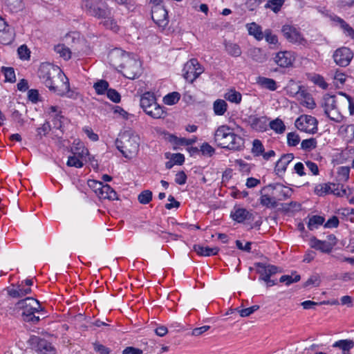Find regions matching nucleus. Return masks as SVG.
<instances>
[{
  "mask_svg": "<svg viewBox=\"0 0 354 354\" xmlns=\"http://www.w3.org/2000/svg\"><path fill=\"white\" fill-rule=\"evenodd\" d=\"M38 76L52 92L58 95L77 98L78 93L70 91L68 79L59 67L49 63H42L38 71Z\"/></svg>",
  "mask_w": 354,
  "mask_h": 354,
  "instance_id": "obj_1",
  "label": "nucleus"
},
{
  "mask_svg": "<svg viewBox=\"0 0 354 354\" xmlns=\"http://www.w3.org/2000/svg\"><path fill=\"white\" fill-rule=\"evenodd\" d=\"M214 140L218 146L230 150L239 151L244 147V140L227 125L218 127L214 133Z\"/></svg>",
  "mask_w": 354,
  "mask_h": 354,
  "instance_id": "obj_2",
  "label": "nucleus"
},
{
  "mask_svg": "<svg viewBox=\"0 0 354 354\" xmlns=\"http://www.w3.org/2000/svg\"><path fill=\"white\" fill-rule=\"evenodd\" d=\"M115 146L125 158H131L138 152L140 137L132 131H125L116 139Z\"/></svg>",
  "mask_w": 354,
  "mask_h": 354,
  "instance_id": "obj_3",
  "label": "nucleus"
},
{
  "mask_svg": "<svg viewBox=\"0 0 354 354\" xmlns=\"http://www.w3.org/2000/svg\"><path fill=\"white\" fill-rule=\"evenodd\" d=\"M296 128L308 134H315L318 131L317 120L309 115H301L295 122Z\"/></svg>",
  "mask_w": 354,
  "mask_h": 354,
  "instance_id": "obj_4",
  "label": "nucleus"
},
{
  "mask_svg": "<svg viewBox=\"0 0 354 354\" xmlns=\"http://www.w3.org/2000/svg\"><path fill=\"white\" fill-rule=\"evenodd\" d=\"M281 32L284 37L290 42L296 45L306 46L307 40L304 38L300 30L293 26L284 25Z\"/></svg>",
  "mask_w": 354,
  "mask_h": 354,
  "instance_id": "obj_5",
  "label": "nucleus"
},
{
  "mask_svg": "<svg viewBox=\"0 0 354 354\" xmlns=\"http://www.w3.org/2000/svg\"><path fill=\"white\" fill-rule=\"evenodd\" d=\"M17 306L19 308L23 309L22 316L24 321L25 318H28L33 313H39L43 311L39 302L32 297L19 301Z\"/></svg>",
  "mask_w": 354,
  "mask_h": 354,
  "instance_id": "obj_6",
  "label": "nucleus"
},
{
  "mask_svg": "<svg viewBox=\"0 0 354 354\" xmlns=\"http://www.w3.org/2000/svg\"><path fill=\"white\" fill-rule=\"evenodd\" d=\"M183 71L184 78L192 83L203 72V68L197 59H191L185 64Z\"/></svg>",
  "mask_w": 354,
  "mask_h": 354,
  "instance_id": "obj_7",
  "label": "nucleus"
},
{
  "mask_svg": "<svg viewBox=\"0 0 354 354\" xmlns=\"http://www.w3.org/2000/svg\"><path fill=\"white\" fill-rule=\"evenodd\" d=\"M353 57V53L348 47H341L335 50L333 58L335 64L342 67L349 65Z\"/></svg>",
  "mask_w": 354,
  "mask_h": 354,
  "instance_id": "obj_8",
  "label": "nucleus"
},
{
  "mask_svg": "<svg viewBox=\"0 0 354 354\" xmlns=\"http://www.w3.org/2000/svg\"><path fill=\"white\" fill-rule=\"evenodd\" d=\"M108 57L111 66L115 68H122L126 61H128L131 57L122 49L115 48L110 51Z\"/></svg>",
  "mask_w": 354,
  "mask_h": 354,
  "instance_id": "obj_9",
  "label": "nucleus"
},
{
  "mask_svg": "<svg viewBox=\"0 0 354 354\" xmlns=\"http://www.w3.org/2000/svg\"><path fill=\"white\" fill-rule=\"evenodd\" d=\"M98 0H83L82 7L86 10L87 12L93 17L97 18H106L110 14V11L106 8H100L95 6Z\"/></svg>",
  "mask_w": 354,
  "mask_h": 354,
  "instance_id": "obj_10",
  "label": "nucleus"
},
{
  "mask_svg": "<svg viewBox=\"0 0 354 354\" xmlns=\"http://www.w3.org/2000/svg\"><path fill=\"white\" fill-rule=\"evenodd\" d=\"M151 18L156 24L162 27L166 26L169 22L167 10L162 4L159 3L153 5L152 7Z\"/></svg>",
  "mask_w": 354,
  "mask_h": 354,
  "instance_id": "obj_11",
  "label": "nucleus"
},
{
  "mask_svg": "<svg viewBox=\"0 0 354 354\" xmlns=\"http://www.w3.org/2000/svg\"><path fill=\"white\" fill-rule=\"evenodd\" d=\"M296 57V53L292 51H280L276 54L274 60L279 66L288 68L292 66Z\"/></svg>",
  "mask_w": 354,
  "mask_h": 354,
  "instance_id": "obj_12",
  "label": "nucleus"
},
{
  "mask_svg": "<svg viewBox=\"0 0 354 354\" xmlns=\"http://www.w3.org/2000/svg\"><path fill=\"white\" fill-rule=\"evenodd\" d=\"M140 64L136 59L130 57L122 67L124 75L131 80L136 78L140 71Z\"/></svg>",
  "mask_w": 354,
  "mask_h": 354,
  "instance_id": "obj_13",
  "label": "nucleus"
},
{
  "mask_svg": "<svg viewBox=\"0 0 354 354\" xmlns=\"http://www.w3.org/2000/svg\"><path fill=\"white\" fill-rule=\"evenodd\" d=\"M264 191H272V194H274V192L278 193L277 201H283L291 196L292 190L291 188L286 187L281 184H270L263 187Z\"/></svg>",
  "mask_w": 354,
  "mask_h": 354,
  "instance_id": "obj_14",
  "label": "nucleus"
},
{
  "mask_svg": "<svg viewBox=\"0 0 354 354\" xmlns=\"http://www.w3.org/2000/svg\"><path fill=\"white\" fill-rule=\"evenodd\" d=\"M293 159V153H286L281 156L280 159L276 162L274 167L276 174L279 176H282L285 173L288 165Z\"/></svg>",
  "mask_w": 354,
  "mask_h": 354,
  "instance_id": "obj_15",
  "label": "nucleus"
},
{
  "mask_svg": "<svg viewBox=\"0 0 354 354\" xmlns=\"http://www.w3.org/2000/svg\"><path fill=\"white\" fill-rule=\"evenodd\" d=\"M272 191H264L263 187L261 190V196L259 198L260 204L268 208H274L277 206V198L272 196Z\"/></svg>",
  "mask_w": 354,
  "mask_h": 354,
  "instance_id": "obj_16",
  "label": "nucleus"
},
{
  "mask_svg": "<svg viewBox=\"0 0 354 354\" xmlns=\"http://www.w3.org/2000/svg\"><path fill=\"white\" fill-rule=\"evenodd\" d=\"M88 153V149L83 147L81 152L74 153L73 156L68 157L66 165L68 167H75L76 168L82 167L84 165L80 158H82L84 156H87Z\"/></svg>",
  "mask_w": 354,
  "mask_h": 354,
  "instance_id": "obj_17",
  "label": "nucleus"
},
{
  "mask_svg": "<svg viewBox=\"0 0 354 354\" xmlns=\"http://www.w3.org/2000/svg\"><path fill=\"white\" fill-rule=\"evenodd\" d=\"M15 39V32L13 28L8 24L5 26L4 28L0 30V43L3 45L11 44Z\"/></svg>",
  "mask_w": 354,
  "mask_h": 354,
  "instance_id": "obj_18",
  "label": "nucleus"
},
{
  "mask_svg": "<svg viewBox=\"0 0 354 354\" xmlns=\"http://www.w3.org/2000/svg\"><path fill=\"white\" fill-rule=\"evenodd\" d=\"M48 113L52 118L54 127L57 129L61 130L62 128V120L64 119V117L61 115V111H59V108L56 106H50Z\"/></svg>",
  "mask_w": 354,
  "mask_h": 354,
  "instance_id": "obj_19",
  "label": "nucleus"
},
{
  "mask_svg": "<svg viewBox=\"0 0 354 354\" xmlns=\"http://www.w3.org/2000/svg\"><path fill=\"white\" fill-rule=\"evenodd\" d=\"M232 218L238 223H242L252 218V214L244 208H237L231 212Z\"/></svg>",
  "mask_w": 354,
  "mask_h": 354,
  "instance_id": "obj_20",
  "label": "nucleus"
},
{
  "mask_svg": "<svg viewBox=\"0 0 354 354\" xmlns=\"http://www.w3.org/2000/svg\"><path fill=\"white\" fill-rule=\"evenodd\" d=\"M310 245L312 248L324 253H329L333 249V245L329 242L320 241L315 238L310 240Z\"/></svg>",
  "mask_w": 354,
  "mask_h": 354,
  "instance_id": "obj_21",
  "label": "nucleus"
},
{
  "mask_svg": "<svg viewBox=\"0 0 354 354\" xmlns=\"http://www.w3.org/2000/svg\"><path fill=\"white\" fill-rule=\"evenodd\" d=\"M145 113L154 119L164 118L167 115L163 107L157 104V102L153 104L149 109L145 110Z\"/></svg>",
  "mask_w": 354,
  "mask_h": 354,
  "instance_id": "obj_22",
  "label": "nucleus"
},
{
  "mask_svg": "<svg viewBox=\"0 0 354 354\" xmlns=\"http://www.w3.org/2000/svg\"><path fill=\"white\" fill-rule=\"evenodd\" d=\"M156 102V100L155 95L150 92H146L140 97V106L145 112V110L149 109L152 104Z\"/></svg>",
  "mask_w": 354,
  "mask_h": 354,
  "instance_id": "obj_23",
  "label": "nucleus"
},
{
  "mask_svg": "<svg viewBox=\"0 0 354 354\" xmlns=\"http://www.w3.org/2000/svg\"><path fill=\"white\" fill-rule=\"evenodd\" d=\"M333 347L342 350V354H350V350L354 347V341L348 339L338 340L333 344Z\"/></svg>",
  "mask_w": 354,
  "mask_h": 354,
  "instance_id": "obj_24",
  "label": "nucleus"
},
{
  "mask_svg": "<svg viewBox=\"0 0 354 354\" xmlns=\"http://www.w3.org/2000/svg\"><path fill=\"white\" fill-rule=\"evenodd\" d=\"M194 251L200 256L210 257L218 254L219 249L217 247L209 248L201 245H195L194 246Z\"/></svg>",
  "mask_w": 354,
  "mask_h": 354,
  "instance_id": "obj_25",
  "label": "nucleus"
},
{
  "mask_svg": "<svg viewBox=\"0 0 354 354\" xmlns=\"http://www.w3.org/2000/svg\"><path fill=\"white\" fill-rule=\"evenodd\" d=\"M97 196L102 199H109L113 201L118 199L117 193L109 185H103L101 191L100 190L98 192Z\"/></svg>",
  "mask_w": 354,
  "mask_h": 354,
  "instance_id": "obj_26",
  "label": "nucleus"
},
{
  "mask_svg": "<svg viewBox=\"0 0 354 354\" xmlns=\"http://www.w3.org/2000/svg\"><path fill=\"white\" fill-rule=\"evenodd\" d=\"M300 93V95L297 98V100H299L300 104L308 109H314L315 106V103L311 95L304 90Z\"/></svg>",
  "mask_w": 354,
  "mask_h": 354,
  "instance_id": "obj_27",
  "label": "nucleus"
},
{
  "mask_svg": "<svg viewBox=\"0 0 354 354\" xmlns=\"http://www.w3.org/2000/svg\"><path fill=\"white\" fill-rule=\"evenodd\" d=\"M333 21L339 24L344 34L350 37L352 39H354V29L348 23L338 16L333 17Z\"/></svg>",
  "mask_w": 354,
  "mask_h": 354,
  "instance_id": "obj_28",
  "label": "nucleus"
},
{
  "mask_svg": "<svg viewBox=\"0 0 354 354\" xmlns=\"http://www.w3.org/2000/svg\"><path fill=\"white\" fill-rule=\"evenodd\" d=\"M247 26L248 32L250 35L254 36L259 41L263 39L264 35L260 26L253 22L248 24Z\"/></svg>",
  "mask_w": 354,
  "mask_h": 354,
  "instance_id": "obj_29",
  "label": "nucleus"
},
{
  "mask_svg": "<svg viewBox=\"0 0 354 354\" xmlns=\"http://www.w3.org/2000/svg\"><path fill=\"white\" fill-rule=\"evenodd\" d=\"M213 109L215 115H223L227 111V104L224 100H216L213 104Z\"/></svg>",
  "mask_w": 354,
  "mask_h": 354,
  "instance_id": "obj_30",
  "label": "nucleus"
},
{
  "mask_svg": "<svg viewBox=\"0 0 354 354\" xmlns=\"http://www.w3.org/2000/svg\"><path fill=\"white\" fill-rule=\"evenodd\" d=\"M257 82L261 86L268 88L270 91H275L277 89L276 82L273 79L264 77H259L257 78Z\"/></svg>",
  "mask_w": 354,
  "mask_h": 354,
  "instance_id": "obj_31",
  "label": "nucleus"
},
{
  "mask_svg": "<svg viewBox=\"0 0 354 354\" xmlns=\"http://www.w3.org/2000/svg\"><path fill=\"white\" fill-rule=\"evenodd\" d=\"M304 90L301 89V86L296 84L294 81L291 80L286 86L287 93L292 97H299L300 93Z\"/></svg>",
  "mask_w": 354,
  "mask_h": 354,
  "instance_id": "obj_32",
  "label": "nucleus"
},
{
  "mask_svg": "<svg viewBox=\"0 0 354 354\" xmlns=\"http://www.w3.org/2000/svg\"><path fill=\"white\" fill-rule=\"evenodd\" d=\"M225 48L226 52L233 57H239L242 53L240 46L234 43L225 42Z\"/></svg>",
  "mask_w": 354,
  "mask_h": 354,
  "instance_id": "obj_33",
  "label": "nucleus"
},
{
  "mask_svg": "<svg viewBox=\"0 0 354 354\" xmlns=\"http://www.w3.org/2000/svg\"><path fill=\"white\" fill-rule=\"evenodd\" d=\"M336 96L330 95H325L324 97V113L328 111L330 109H335L337 107L336 106Z\"/></svg>",
  "mask_w": 354,
  "mask_h": 354,
  "instance_id": "obj_34",
  "label": "nucleus"
},
{
  "mask_svg": "<svg viewBox=\"0 0 354 354\" xmlns=\"http://www.w3.org/2000/svg\"><path fill=\"white\" fill-rule=\"evenodd\" d=\"M224 97L230 102L239 104L242 99L241 94L234 89H231L225 93Z\"/></svg>",
  "mask_w": 354,
  "mask_h": 354,
  "instance_id": "obj_35",
  "label": "nucleus"
},
{
  "mask_svg": "<svg viewBox=\"0 0 354 354\" xmlns=\"http://www.w3.org/2000/svg\"><path fill=\"white\" fill-rule=\"evenodd\" d=\"M56 53L65 60H68L71 57V51L64 44H57L54 47Z\"/></svg>",
  "mask_w": 354,
  "mask_h": 354,
  "instance_id": "obj_36",
  "label": "nucleus"
},
{
  "mask_svg": "<svg viewBox=\"0 0 354 354\" xmlns=\"http://www.w3.org/2000/svg\"><path fill=\"white\" fill-rule=\"evenodd\" d=\"M38 349L41 354H55L54 347L46 340H41L39 342Z\"/></svg>",
  "mask_w": 354,
  "mask_h": 354,
  "instance_id": "obj_37",
  "label": "nucleus"
},
{
  "mask_svg": "<svg viewBox=\"0 0 354 354\" xmlns=\"http://www.w3.org/2000/svg\"><path fill=\"white\" fill-rule=\"evenodd\" d=\"M324 217L318 215L313 216L309 218L308 223V227L310 230H313L315 229H317L319 226L322 225L324 223Z\"/></svg>",
  "mask_w": 354,
  "mask_h": 354,
  "instance_id": "obj_38",
  "label": "nucleus"
},
{
  "mask_svg": "<svg viewBox=\"0 0 354 354\" xmlns=\"http://www.w3.org/2000/svg\"><path fill=\"white\" fill-rule=\"evenodd\" d=\"M331 193L337 196L342 197L350 194L351 191L349 189H346L342 185L332 184Z\"/></svg>",
  "mask_w": 354,
  "mask_h": 354,
  "instance_id": "obj_39",
  "label": "nucleus"
},
{
  "mask_svg": "<svg viewBox=\"0 0 354 354\" xmlns=\"http://www.w3.org/2000/svg\"><path fill=\"white\" fill-rule=\"evenodd\" d=\"M93 88L97 94L103 95L109 90V83L106 80H100L94 84Z\"/></svg>",
  "mask_w": 354,
  "mask_h": 354,
  "instance_id": "obj_40",
  "label": "nucleus"
},
{
  "mask_svg": "<svg viewBox=\"0 0 354 354\" xmlns=\"http://www.w3.org/2000/svg\"><path fill=\"white\" fill-rule=\"evenodd\" d=\"M51 127L48 122H45L40 127L37 128L36 138L39 140H41L44 136H46L50 131Z\"/></svg>",
  "mask_w": 354,
  "mask_h": 354,
  "instance_id": "obj_41",
  "label": "nucleus"
},
{
  "mask_svg": "<svg viewBox=\"0 0 354 354\" xmlns=\"http://www.w3.org/2000/svg\"><path fill=\"white\" fill-rule=\"evenodd\" d=\"M180 97L178 92H172L163 97V102L167 105H174L179 101Z\"/></svg>",
  "mask_w": 354,
  "mask_h": 354,
  "instance_id": "obj_42",
  "label": "nucleus"
},
{
  "mask_svg": "<svg viewBox=\"0 0 354 354\" xmlns=\"http://www.w3.org/2000/svg\"><path fill=\"white\" fill-rule=\"evenodd\" d=\"M284 2L285 0H269L267 1L265 7L266 8H270L274 12H278Z\"/></svg>",
  "mask_w": 354,
  "mask_h": 354,
  "instance_id": "obj_43",
  "label": "nucleus"
},
{
  "mask_svg": "<svg viewBox=\"0 0 354 354\" xmlns=\"http://www.w3.org/2000/svg\"><path fill=\"white\" fill-rule=\"evenodd\" d=\"M332 184H319L315 188V193L318 196H324L331 193Z\"/></svg>",
  "mask_w": 354,
  "mask_h": 354,
  "instance_id": "obj_44",
  "label": "nucleus"
},
{
  "mask_svg": "<svg viewBox=\"0 0 354 354\" xmlns=\"http://www.w3.org/2000/svg\"><path fill=\"white\" fill-rule=\"evenodd\" d=\"M325 114L330 120L336 122H340L343 120V115L341 114L337 107L329 110L328 111L326 112Z\"/></svg>",
  "mask_w": 354,
  "mask_h": 354,
  "instance_id": "obj_45",
  "label": "nucleus"
},
{
  "mask_svg": "<svg viewBox=\"0 0 354 354\" xmlns=\"http://www.w3.org/2000/svg\"><path fill=\"white\" fill-rule=\"evenodd\" d=\"M270 127L272 130L278 133H282L286 129V127L283 121L280 119H275L271 121Z\"/></svg>",
  "mask_w": 354,
  "mask_h": 354,
  "instance_id": "obj_46",
  "label": "nucleus"
},
{
  "mask_svg": "<svg viewBox=\"0 0 354 354\" xmlns=\"http://www.w3.org/2000/svg\"><path fill=\"white\" fill-rule=\"evenodd\" d=\"M259 306L254 305L251 307L247 308H243L240 309L239 308H236L234 309L235 311H236L241 317H246L254 313L255 311L259 310Z\"/></svg>",
  "mask_w": 354,
  "mask_h": 354,
  "instance_id": "obj_47",
  "label": "nucleus"
},
{
  "mask_svg": "<svg viewBox=\"0 0 354 354\" xmlns=\"http://www.w3.org/2000/svg\"><path fill=\"white\" fill-rule=\"evenodd\" d=\"M264 147L261 140L255 139L252 142V152L255 156H259L263 154Z\"/></svg>",
  "mask_w": 354,
  "mask_h": 354,
  "instance_id": "obj_48",
  "label": "nucleus"
},
{
  "mask_svg": "<svg viewBox=\"0 0 354 354\" xmlns=\"http://www.w3.org/2000/svg\"><path fill=\"white\" fill-rule=\"evenodd\" d=\"M317 147V140L315 138H311L304 140L301 143V147L306 151H310Z\"/></svg>",
  "mask_w": 354,
  "mask_h": 354,
  "instance_id": "obj_49",
  "label": "nucleus"
},
{
  "mask_svg": "<svg viewBox=\"0 0 354 354\" xmlns=\"http://www.w3.org/2000/svg\"><path fill=\"white\" fill-rule=\"evenodd\" d=\"M310 80L315 84L319 86L323 89H326L328 88V84L326 82L324 78L320 75L314 74L311 76Z\"/></svg>",
  "mask_w": 354,
  "mask_h": 354,
  "instance_id": "obj_50",
  "label": "nucleus"
},
{
  "mask_svg": "<svg viewBox=\"0 0 354 354\" xmlns=\"http://www.w3.org/2000/svg\"><path fill=\"white\" fill-rule=\"evenodd\" d=\"M2 72L4 74L6 82H15L16 81L15 73L12 67H3Z\"/></svg>",
  "mask_w": 354,
  "mask_h": 354,
  "instance_id": "obj_51",
  "label": "nucleus"
},
{
  "mask_svg": "<svg viewBox=\"0 0 354 354\" xmlns=\"http://www.w3.org/2000/svg\"><path fill=\"white\" fill-rule=\"evenodd\" d=\"M171 138L174 143L178 145L189 146L192 145L196 141V137L192 139H187L185 138H178L176 136H172Z\"/></svg>",
  "mask_w": 354,
  "mask_h": 354,
  "instance_id": "obj_52",
  "label": "nucleus"
},
{
  "mask_svg": "<svg viewBox=\"0 0 354 354\" xmlns=\"http://www.w3.org/2000/svg\"><path fill=\"white\" fill-rule=\"evenodd\" d=\"M250 53L252 59L257 62L262 63L266 59V55L262 53L260 48H254L251 50Z\"/></svg>",
  "mask_w": 354,
  "mask_h": 354,
  "instance_id": "obj_53",
  "label": "nucleus"
},
{
  "mask_svg": "<svg viewBox=\"0 0 354 354\" xmlns=\"http://www.w3.org/2000/svg\"><path fill=\"white\" fill-rule=\"evenodd\" d=\"M152 199V192L149 190L142 192L138 196V200L141 204H148Z\"/></svg>",
  "mask_w": 354,
  "mask_h": 354,
  "instance_id": "obj_54",
  "label": "nucleus"
},
{
  "mask_svg": "<svg viewBox=\"0 0 354 354\" xmlns=\"http://www.w3.org/2000/svg\"><path fill=\"white\" fill-rule=\"evenodd\" d=\"M321 279L319 274H315L312 276H310L308 280L305 282L304 286L308 287V286H314L317 287L320 285Z\"/></svg>",
  "mask_w": 354,
  "mask_h": 354,
  "instance_id": "obj_55",
  "label": "nucleus"
},
{
  "mask_svg": "<svg viewBox=\"0 0 354 354\" xmlns=\"http://www.w3.org/2000/svg\"><path fill=\"white\" fill-rule=\"evenodd\" d=\"M300 275L296 274L294 277L292 275H283L279 279L281 283H285L286 285L289 286L290 284L297 282L300 280Z\"/></svg>",
  "mask_w": 354,
  "mask_h": 354,
  "instance_id": "obj_56",
  "label": "nucleus"
},
{
  "mask_svg": "<svg viewBox=\"0 0 354 354\" xmlns=\"http://www.w3.org/2000/svg\"><path fill=\"white\" fill-rule=\"evenodd\" d=\"M300 138L295 132L288 133L287 135V142L289 146L295 147L299 144Z\"/></svg>",
  "mask_w": 354,
  "mask_h": 354,
  "instance_id": "obj_57",
  "label": "nucleus"
},
{
  "mask_svg": "<svg viewBox=\"0 0 354 354\" xmlns=\"http://www.w3.org/2000/svg\"><path fill=\"white\" fill-rule=\"evenodd\" d=\"M337 6L342 10H346L354 7V0H337Z\"/></svg>",
  "mask_w": 354,
  "mask_h": 354,
  "instance_id": "obj_58",
  "label": "nucleus"
},
{
  "mask_svg": "<svg viewBox=\"0 0 354 354\" xmlns=\"http://www.w3.org/2000/svg\"><path fill=\"white\" fill-rule=\"evenodd\" d=\"M105 19L102 22L103 26L108 29L112 30L114 32H117L119 27L116 24V22L111 18H104Z\"/></svg>",
  "mask_w": 354,
  "mask_h": 354,
  "instance_id": "obj_59",
  "label": "nucleus"
},
{
  "mask_svg": "<svg viewBox=\"0 0 354 354\" xmlns=\"http://www.w3.org/2000/svg\"><path fill=\"white\" fill-rule=\"evenodd\" d=\"M106 95L109 99H110L112 102L115 103H118L120 102L121 96L120 93L115 89L109 88Z\"/></svg>",
  "mask_w": 354,
  "mask_h": 354,
  "instance_id": "obj_60",
  "label": "nucleus"
},
{
  "mask_svg": "<svg viewBox=\"0 0 354 354\" xmlns=\"http://www.w3.org/2000/svg\"><path fill=\"white\" fill-rule=\"evenodd\" d=\"M200 151L203 155L209 156H212L215 152V149L207 142H204L202 144Z\"/></svg>",
  "mask_w": 354,
  "mask_h": 354,
  "instance_id": "obj_61",
  "label": "nucleus"
},
{
  "mask_svg": "<svg viewBox=\"0 0 354 354\" xmlns=\"http://www.w3.org/2000/svg\"><path fill=\"white\" fill-rule=\"evenodd\" d=\"M263 35L266 40L270 44H276L278 42L277 37L272 34V31L270 29H267L265 30Z\"/></svg>",
  "mask_w": 354,
  "mask_h": 354,
  "instance_id": "obj_62",
  "label": "nucleus"
},
{
  "mask_svg": "<svg viewBox=\"0 0 354 354\" xmlns=\"http://www.w3.org/2000/svg\"><path fill=\"white\" fill-rule=\"evenodd\" d=\"M17 53L19 58L21 59L26 60L30 57V50L25 45L21 46L18 48Z\"/></svg>",
  "mask_w": 354,
  "mask_h": 354,
  "instance_id": "obj_63",
  "label": "nucleus"
},
{
  "mask_svg": "<svg viewBox=\"0 0 354 354\" xmlns=\"http://www.w3.org/2000/svg\"><path fill=\"white\" fill-rule=\"evenodd\" d=\"M338 95L344 97L348 104V110L351 115L354 114V102L351 96L343 92H339Z\"/></svg>",
  "mask_w": 354,
  "mask_h": 354,
  "instance_id": "obj_64",
  "label": "nucleus"
}]
</instances>
